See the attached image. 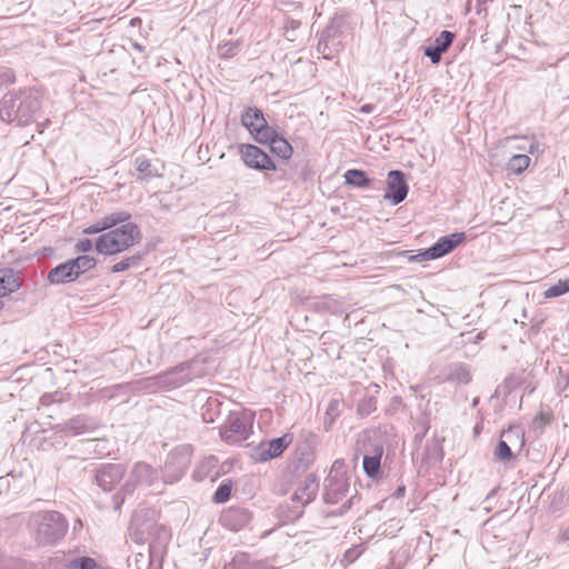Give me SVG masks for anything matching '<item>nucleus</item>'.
<instances>
[{
  "instance_id": "nucleus-1",
  "label": "nucleus",
  "mask_w": 569,
  "mask_h": 569,
  "mask_svg": "<svg viewBox=\"0 0 569 569\" xmlns=\"http://www.w3.org/2000/svg\"><path fill=\"white\" fill-rule=\"evenodd\" d=\"M42 93L34 87L10 90L0 99V120L24 127L34 121L41 108Z\"/></svg>"
},
{
  "instance_id": "nucleus-2",
  "label": "nucleus",
  "mask_w": 569,
  "mask_h": 569,
  "mask_svg": "<svg viewBox=\"0 0 569 569\" xmlns=\"http://www.w3.org/2000/svg\"><path fill=\"white\" fill-rule=\"evenodd\" d=\"M207 375L206 359L194 357L164 372L146 379V388L153 391L163 389H176L186 383Z\"/></svg>"
},
{
  "instance_id": "nucleus-3",
  "label": "nucleus",
  "mask_w": 569,
  "mask_h": 569,
  "mask_svg": "<svg viewBox=\"0 0 569 569\" xmlns=\"http://www.w3.org/2000/svg\"><path fill=\"white\" fill-rule=\"evenodd\" d=\"M28 527L38 546H52L66 536L68 521L58 511H41L29 517Z\"/></svg>"
},
{
  "instance_id": "nucleus-4",
  "label": "nucleus",
  "mask_w": 569,
  "mask_h": 569,
  "mask_svg": "<svg viewBox=\"0 0 569 569\" xmlns=\"http://www.w3.org/2000/svg\"><path fill=\"white\" fill-rule=\"evenodd\" d=\"M141 238L140 228L128 222L102 233L96 241V250L101 254H117L139 243Z\"/></svg>"
},
{
  "instance_id": "nucleus-5",
  "label": "nucleus",
  "mask_w": 569,
  "mask_h": 569,
  "mask_svg": "<svg viewBox=\"0 0 569 569\" xmlns=\"http://www.w3.org/2000/svg\"><path fill=\"white\" fill-rule=\"evenodd\" d=\"M152 516L153 511L148 509L137 511L132 516L129 526V536L131 540H133L137 543H144L153 535H158V537L163 540L169 539V530L162 525H157L153 521Z\"/></svg>"
},
{
  "instance_id": "nucleus-6",
  "label": "nucleus",
  "mask_w": 569,
  "mask_h": 569,
  "mask_svg": "<svg viewBox=\"0 0 569 569\" xmlns=\"http://www.w3.org/2000/svg\"><path fill=\"white\" fill-rule=\"evenodd\" d=\"M157 479L156 470L146 462L134 463L129 478L119 488V490L112 496L113 509L120 510L123 505L126 497L131 495L138 485H152Z\"/></svg>"
},
{
  "instance_id": "nucleus-7",
  "label": "nucleus",
  "mask_w": 569,
  "mask_h": 569,
  "mask_svg": "<svg viewBox=\"0 0 569 569\" xmlns=\"http://www.w3.org/2000/svg\"><path fill=\"white\" fill-rule=\"evenodd\" d=\"M253 422L250 412H232L220 429L222 440L228 443H240L249 438Z\"/></svg>"
},
{
  "instance_id": "nucleus-8",
  "label": "nucleus",
  "mask_w": 569,
  "mask_h": 569,
  "mask_svg": "<svg viewBox=\"0 0 569 569\" xmlns=\"http://www.w3.org/2000/svg\"><path fill=\"white\" fill-rule=\"evenodd\" d=\"M192 457L190 446H180L174 448L167 457L163 467V478L167 482H176L186 473Z\"/></svg>"
},
{
  "instance_id": "nucleus-9",
  "label": "nucleus",
  "mask_w": 569,
  "mask_h": 569,
  "mask_svg": "<svg viewBox=\"0 0 569 569\" xmlns=\"http://www.w3.org/2000/svg\"><path fill=\"white\" fill-rule=\"evenodd\" d=\"M241 123L259 143L264 144L269 137L273 136L274 128L268 124L263 112L256 107H249L243 111L241 116Z\"/></svg>"
},
{
  "instance_id": "nucleus-10",
  "label": "nucleus",
  "mask_w": 569,
  "mask_h": 569,
  "mask_svg": "<svg viewBox=\"0 0 569 569\" xmlns=\"http://www.w3.org/2000/svg\"><path fill=\"white\" fill-rule=\"evenodd\" d=\"M292 435L286 433L279 438L261 441L251 449V458L257 462H266L280 457L292 442Z\"/></svg>"
},
{
  "instance_id": "nucleus-11",
  "label": "nucleus",
  "mask_w": 569,
  "mask_h": 569,
  "mask_svg": "<svg viewBox=\"0 0 569 569\" xmlns=\"http://www.w3.org/2000/svg\"><path fill=\"white\" fill-rule=\"evenodd\" d=\"M127 472L123 463H102L94 469L93 481L106 492H110L121 482Z\"/></svg>"
},
{
  "instance_id": "nucleus-12",
  "label": "nucleus",
  "mask_w": 569,
  "mask_h": 569,
  "mask_svg": "<svg viewBox=\"0 0 569 569\" xmlns=\"http://www.w3.org/2000/svg\"><path fill=\"white\" fill-rule=\"evenodd\" d=\"M318 489L317 477L313 473H309L291 496L296 517H299L302 513V508L316 498Z\"/></svg>"
},
{
  "instance_id": "nucleus-13",
  "label": "nucleus",
  "mask_w": 569,
  "mask_h": 569,
  "mask_svg": "<svg viewBox=\"0 0 569 569\" xmlns=\"http://www.w3.org/2000/svg\"><path fill=\"white\" fill-rule=\"evenodd\" d=\"M349 491V481L346 473H329L325 480L323 500L326 503L336 505L342 501Z\"/></svg>"
},
{
  "instance_id": "nucleus-14",
  "label": "nucleus",
  "mask_w": 569,
  "mask_h": 569,
  "mask_svg": "<svg viewBox=\"0 0 569 569\" xmlns=\"http://www.w3.org/2000/svg\"><path fill=\"white\" fill-rule=\"evenodd\" d=\"M240 153L243 162L249 168L259 171L276 170V164L271 158L257 146L242 144L240 146Z\"/></svg>"
},
{
  "instance_id": "nucleus-15",
  "label": "nucleus",
  "mask_w": 569,
  "mask_h": 569,
  "mask_svg": "<svg viewBox=\"0 0 569 569\" xmlns=\"http://www.w3.org/2000/svg\"><path fill=\"white\" fill-rule=\"evenodd\" d=\"M466 240L463 232H455L448 236L441 237L433 246L428 248L422 256L427 259H438L451 251H453L459 244Z\"/></svg>"
},
{
  "instance_id": "nucleus-16",
  "label": "nucleus",
  "mask_w": 569,
  "mask_h": 569,
  "mask_svg": "<svg viewBox=\"0 0 569 569\" xmlns=\"http://www.w3.org/2000/svg\"><path fill=\"white\" fill-rule=\"evenodd\" d=\"M388 192L385 198L390 199L395 204L402 202L408 194V184L405 173L399 170H391L388 173Z\"/></svg>"
},
{
  "instance_id": "nucleus-17",
  "label": "nucleus",
  "mask_w": 569,
  "mask_h": 569,
  "mask_svg": "<svg viewBox=\"0 0 569 569\" xmlns=\"http://www.w3.org/2000/svg\"><path fill=\"white\" fill-rule=\"evenodd\" d=\"M250 520V511L241 507H230L220 516L221 525L233 531L242 529Z\"/></svg>"
},
{
  "instance_id": "nucleus-18",
  "label": "nucleus",
  "mask_w": 569,
  "mask_h": 569,
  "mask_svg": "<svg viewBox=\"0 0 569 569\" xmlns=\"http://www.w3.org/2000/svg\"><path fill=\"white\" fill-rule=\"evenodd\" d=\"M455 39V33L448 30H443L436 39L433 44L425 48L423 53L428 57L432 63H438L441 60V56L451 46Z\"/></svg>"
},
{
  "instance_id": "nucleus-19",
  "label": "nucleus",
  "mask_w": 569,
  "mask_h": 569,
  "mask_svg": "<svg viewBox=\"0 0 569 569\" xmlns=\"http://www.w3.org/2000/svg\"><path fill=\"white\" fill-rule=\"evenodd\" d=\"M97 423L93 419L84 415L76 416L69 419L64 425L60 426V430L66 435L79 436L93 431Z\"/></svg>"
},
{
  "instance_id": "nucleus-20",
  "label": "nucleus",
  "mask_w": 569,
  "mask_h": 569,
  "mask_svg": "<svg viewBox=\"0 0 569 569\" xmlns=\"http://www.w3.org/2000/svg\"><path fill=\"white\" fill-rule=\"evenodd\" d=\"M22 284V278L20 272L12 269H0V298L7 297L12 292L20 289ZM3 303L0 301V310Z\"/></svg>"
},
{
  "instance_id": "nucleus-21",
  "label": "nucleus",
  "mask_w": 569,
  "mask_h": 569,
  "mask_svg": "<svg viewBox=\"0 0 569 569\" xmlns=\"http://www.w3.org/2000/svg\"><path fill=\"white\" fill-rule=\"evenodd\" d=\"M78 278L74 266L70 260L58 264L51 269L48 273V280L50 283L60 284L71 282Z\"/></svg>"
},
{
  "instance_id": "nucleus-22",
  "label": "nucleus",
  "mask_w": 569,
  "mask_h": 569,
  "mask_svg": "<svg viewBox=\"0 0 569 569\" xmlns=\"http://www.w3.org/2000/svg\"><path fill=\"white\" fill-rule=\"evenodd\" d=\"M264 143L270 146L272 153L283 160H289L292 156L293 149L291 144L284 138L279 137L276 129H273V136L269 137Z\"/></svg>"
},
{
  "instance_id": "nucleus-23",
  "label": "nucleus",
  "mask_w": 569,
  "mask_h": 569,
  "mask_svg": "<svg viewBox=\"0 0 569 569\" xmlns=\"http://www.w3.org/2000/svg\"><path fill=\"white\" fill-rule=\"evenodd\" d=\"M134 169L137 171V179L141 181H149L154 177H160L161 173L144 156L134 159Z\"/></svg>"
},
{
  "instance_id": "nucleus-24",
  "label": "nucleus",
  "mask_w": 569,
  "mask_h": 569,
  "mask_svg": "<svg viewBox=\"0 0 569 569\" xmlns=\"http://www.w3.org/2000/svg\"><path fill=\"white\" fill-rule=\"evenodd\" d=\"M382 453V446H376L373 455H366L363 457V470L369 478H376L380 472V462Z\"/></svg>"
},
{
  "instance_id": "nucleus-25",
  "label": "nucleus",
  "mask_w": 569,
  "mask_h": 569,
  "mask_svg": "<svg viewBox=\"0 0 569 569\" xmlns=\"http://www.w3.org/2000/svg\"><path fill=\"white\" fill-rule=\"evenodd\" d=\"M218 460L214 457H209L203 459L199 466L196 468L193 472V478L196 480H202L204 478L210 477L211 480H214L218 476V472L212 473V470L217 467Z\"/></svg>"
},
{
  "instance_id": "nucleus-26",
  "label": "nucleus",
  "mask_w": 569,
  "mask_h": 569,
  "mask_svg": "<svg viewBox=\"0 0 569 569\" xmlns=\"http://www.w3.org/2000/svg\"><path fill=\"white\" fill-rule=\"evenodd\" d=\"M500 439H505L510 448L517 449L518 451H520L525 445L523 433L519 427H510L503 430L500 435Z\"/></svg>"
},
{
  "instance_id": "nucleus-27",
  "label": "nucleus",
  "mask_w": 569,
  "mask_h": 569,
  "mask_svg": "<svg viewBox=\"0 0 569 569\" xmlns=\"http://www.w3.org/2000/svg\"><path fill=\"white\" fill-rule=\"evenodd\" d=\"M346 182L353 187L368 188L371 180L361 170L350 169L345 173Z\"/></svg>"
},
{
  "instance_id": "nucleus-28",
  "label": "nucleus",
  "mask_w": 569,
  "mask_h": 569,
  "mask_svg": "<svg viewBox=\"0 0 569 569\" xmlns=\"http://www.w3.org/2000/svg\"><path fill=\"white\" fill-rule=\"evenodd\" d=\"M447 379L449 381L467 385L471 380V375L463 363H456L450 368Z\"/></svg>"
},
{
  "instance_id": "nucleus-29",
  "label": "nucleus",
  "mask_w": 569,
  "mask_h": 569,
  "mask_svg": "<svg viewBox=\"0 0 569 569\" xmlns=\"http://www.w3.org/2000/svg\"><path fill=\"white\" fill-rule=\"evenodd\" d=\"M515 458L513 449L507 445L505 439H499L498 445L493 451V461L508 462Z\"/></svg>"
},
{
  "instance_id": "nucleus-30",
  "label": "nucleus",
  "mask_w": 569,
  "mask_h": 569,
  "mask_svg": "<svg viewBox=\"0 0 569 569\" xmlns=\"http://www.w3.org/2000/svg\"><path fill=\"white\" fill-rule=\"evenodd\" d=\"M142 259V254L137 253L130 257L123 258L121 261L114 263L110 271L112 273L123 272L126 270H129L130 268H136L140 264V261Z\"/></svg>"
},
{
  "instance_id": "nucleus-31",
  "label": "nucleus",
  "mask_w": 569,
  "mask_h": 569,
  "mask_svg": "<svg viewBox=\"0 0 569 569\" xmlns=\"http://www.w3.org/2000/svg\"><path fill=\"white\" fill-rule=\"evenodd\" d=\"M508 140L516 141L517 144L515 146V149L519 151H528L533 154L539 149V144L533 137H511L508 138Z\"/></svg>"
},
{
  "instance_id": "nucleus-32",
  "label": "nucleus",
  "mask_w": 569,
  "mask_h": 569,
  "mask_svg": "<svg viewBox=\"0 0 569 569\" xmlns=\"http://www.w3.org/2000/svg\"><path fill=\"white\" fill-rule=\"evenodd\" d=\"M71 261L74 266L78 277L84 273L86 271L94 268L97 264L96 258L87 254L79 256L74 259H71Z\"/></svg>"
},
{
  "instance_id": "nucleus-33",
  "label": "nucleus",
  "mask_w": 569,
  "mask_h": 569,
  "mask_svg": "<svg viewBox=\"0 0 569 569\" xmlns=\"http://www.w3.org/2000/svg\"><path fill=\"white\" fill-rule=\"evenodd\" d=\"M530 161L527 154H515L508 162V170L517 174L521 173L529 167Z\"/></svg>"
},
{
  "instance_id": "nucleus-34",
  "label": "nucleus",
  "mask_w": 569,
  "mask_h": 569,
  "mask_svg": "<svg viewBox=\"0 0 569 569\" xmlns=\"http://www.w3.org/2000/svg\"><path fill=\"white\" fill-rule=\"evenodd\" d=\"M109 229L117 228L118 224L130 222L131 214L127 211H117L103 217Z\"/></svg>"
},
{
  "instance_id": "nucleus-35",
  "label": "nucleus",
  "mask_w": 569,
  "mask_h": 569,
  "mask_svg": "<svg viewBox=\"0 0 569 569\" xmlns=\"http://www.w3.org/2000/svg\"><path fill=\"white\" fill-rule=\"evenodd\" d=\"M256 562H251L249 555L238 553L224 566V569H253Z\"/></svg>"
},
{
  "instance_id": "nucleus-36",
  "label": "nucleus",
  "mask_w": 569,
  "mask_h": 569,
  "mask_svg": "<svg viewBox=\"0 0 569 569\" xmlns=\"http://www.w3.org/2000/svg\"><path fill=\"white\" fill-rule=\"evenodd\" d=\"M568 291H569V278L565 279V280H559L556 284L549 287L545 291L543 296L546 298H555V297H559Z\"/></svg>"
},
{
  "instance_id": "nucleus-37",
  "label": "nucleus",
  "mask_w": 569,
  "mask_h": 569,
  "mask_svg": "<svg viewBox=\"0 0 569 569\" xmlns=\"http://www.w3.org/2000/svg\"><path fill=\"white\" fill-rule=\"evenodd\" d=\"M377 409V400L375 397H365L358 403L357 411L361 417H367Z\"/></svg>"
},
{
  "instance_id": "nucleus-38",
  "label": "nucleus",
  "mask_w": 569,
  "mask_h": 569,
  "mask_svg": "<svg viewBox=\"0 0 569 569\" xmlns=\"http://www.w3.org/2000/svg\"><path fill=\"white\" fill-rule=\"evenodd\" d=\"M69 569H96L98 567L97 561L91 557H79L72 559L69 565Z\"/></svg>"
},
{
  "instance_id": "nucleus-39",
  "label": "nucleus",
  "mask_w": 569,
  "mask_h": 569,
  "mask_svg": "<svg viewBox=\"0 0 569 569\" xmlns=\"http://www.w3.org/2000/svg\"><path fill=\"white\" fill-rule=\"evenodd\" d=\"M339 401L338 400H331L327 407L326 415H325V428L326 430H329L331 425L333 423L335 419L339 416Z\"/></svg>"
},
{
  "instance_id": "nucleus-40",
  "label": "nucleus",
  "mask_w": 569,
  "mask_h": 569,
  "mask_svg": "<svg viewBox=\"0 0 569 569\" xmlns=\"http://www.w3.org/2000/svg\"><path fill=\"white\" fill-rule=\"evenodd\" d=\"M231 496V483L230 482H222L216 492L213 493V501L216 503H223L227 500H229Z\"/></svg>"
},
{
  "instance_id": "nucleus-41",
  "label": "nucleus",
  "mask_w": 569,
  "mask_h": 569,
  "mask_svg": "<svg viewBox=\"0 0 569 569\" xmlns=\"http://www.w3.org/2000/svg\"><path fill=\"white\" fill-rule=\"evenodd\" d=\"M16 82V73L8 67H0V87H7Z\"/></svg>"
},
{
  "instance_id": "nucleus-42",
  "label": "nucleus",
  "mask_w": 569,
  "mask_h": 569,
  "mask_svg": "<svg viewBox=\"0 0 569 569\" xmlns=\"http://www.w3.org/2000/svg\"><path fill=\"white\" fill-rule=\"evenodd\" d=\"M557 388L561 391L566 390L569 386V370H565L563 368H559L557 376Z\"/></svg>"
},
{
  "instance_id": "nucleus-43",
  "label": "nucleus",
  "mask_w": 569,
  "mask_h": 569,
  "mask_svg": "<svg viewBox=\"0 0 569 569\" xmlns=\"http://www.w3.org/2000/svg\"><path fill=\"white\" fill-rule=\"evenodd\" d=\"M363 551V547L362 545H359V546H353L351 548H349L348 550H346L345 552V560L348 561L349 563L356 561L359 556L362 553Z\"/></svg>"
},
{
  "instance_id": "nucleus-44",
  "label": "nucleus",
  "mask_w": 569,
  "mask_h": 569,
  "mask_svg": "<svg viewBox=\"0 0 569 569\" xmlns=\"http://www.w3.org/2000/svg\"><path fill=\"white\" fill-rule=\"evenodd\" d=\"M108 226L106 223V220L104 218H102L100 221L87 227L84 230H83V233L84 234H96V233H99V232H102L104 230H108Z\"/></svg>"
},
{
  "instance_id": "nucleus-45",
  "label": "nucleus",
  "mask_w": 569,
  "mask_h": 569,
  "mask_svg": "<svg viewBox=\"0 0 569 569\" xmlns=\"http://www.w3.org/2000/svg\"><path fill=\"white\" fill-rule=\"evenodd\" d=\"M92 241L90 239H80L77 243H76V250L78 252H88L92 249Z\"/></svg>"
},
{
  "instance_id": "nucleus-46",
  "label": "nucleus",
  "mask_w": 569,
  "mask_h": 569,
  "mask_svg": "<svg viewBox=\"0 0 569 569\" xmlns=\"http://www.w3.org/2000/svg\"><path fill=\"white\" fill-rule=\"evenodd\" d=\"M345 466V461L343 460H340V459H337L333 463H332V467H331V470L329 473H332V475H337V473H345L342 471V468Z\"/></svg>"
},
{
  "instance_id": "nucleus-47",
  "label": "nucleus",
  "mask_w": 569,
  "mask_h": 569,
  "mask_svg": "<svg viewBox=\"0 0 569 569\" xmlns=\"http://www.w3.org/2000/svg\"><path fill=\"white\" fill-rule=\"evenodd\" d=\"M558 540L563 542L569 540V523L562 529H560Z\"/></svg>"
},
{
  "instance_id": "nucleus-48",
  "label": "nucleus",
  "mask_w": 569,
  "mask_h": 569,
  "mask_svg": "<svg viewBox=\"0 0 569 569\" xmlns=\"http://www.w3.org/2000/svg\"><path fill=\"white\" fill-rule=\"evenodd\" d=\"M54 401L53 399V395L51 393H44L41 398H40V402L41 405L43 406H49L50 403H52Z\"/></svg>"
},
{
  "instance_id": "nucleus-49",
  "label": "nucleus",
  "mask_w": 569,
  "mask_h": 569,
  "mask_svg": "<svg viewBox=\"0 0 569 569\" xmlns=\"http://www.w3.org/2000/svg\"><path fill=\"white\" fill-rule=\"evenodd\" d=\"M355 498H356V496H352L343 502L340 513H343L345 511H347L351 508Z\"/></svg>"
},
{
  "instance_id": "nucleus-50",
  "label": "nucleus",
  "mask_w": 569,
  "mask_h": 569,
  "mask_svg": "<svg viewBox=\"0 0 569 569\" xmlns=\"http://www.w3.org/2000/svg\"><path fill=\"white\" fill-rule=\"evenodd\" d=\"M405 493H406V486L401 485V486H399V487L396 489V491H395V495H393V496H395L396 498H401V497H403V496H405Z\"/></svg>"
},
{
  "instance_id": "nucleus-51",
  "label": "nucleus",
  "mask_w": 569,
  "mask_h": 569,
  "mask_svg": "<svg viewBox=\"0 0 569 569\" xmlns=\"http://www.w3.org/2000/svg\"><path fill=\"white\" fill-rule=\"evenodd\" d=\"M289 27H290L292 30H296V29H298V28L300 27V22H299V21H296V20H290V21H288L286 29H288ZM288 31H289V30H287V32H288Z\"/></svg>"
},
{
  "instance_id": "nucleus-52",
  "label": "nucleus",
  "mask_w": 569,
  "mask_h": 569,
  "mask_svg": "<svg viewBox=\"0 0 569 569\" xmlns=\"http://www.w3.org/2000/svg\"><path fill=\"white\" fill-rule=\"evenodd\" d=\"M131 47L140 52L143 51V47L141 44H139L138 42L133 41V40H129Z\"/></svg>"
},
{
  "instance_id": "nucleus-53",
  "label": "nucleus",
  "mask_w": 569,
  "mask_h": 569,
  "mask_svg": "<svg viewBox=\"0 0 569 569\" xmlns=\"http://www.w3.org/2000/svg\"><path fill=\"white\" fill-rule=\"evenodd\" d=\"M253 569H273V568L263 562H256V566L253 567Z\"/></svg>"
},
{
  "instance_id": "nucleus-54",
  "label": "nucleus",
  "mask_w": 569,
  "mask_h": 569,
  "mask_svg": "<svg viewBox=\"0 0 569 569\" xmlns=\"http://www.w3.org/2000/svg\"><path fill=\"white\" fill-rule=\"evenodd\" d=\"M360 110H361L362 112H365V113H370V112H372V110H373V106H372V104H365V106H362V107H361V109H360Z\"/></svg>"
},
{
  "instance_id": "nucleus-55",
  "label": "nucleus",
  "mask_w": 569,
  "mask_h": 569,
  "mask_svg": "<svg viewBox=\"0 0 569 569\" xmlns=\"http://www.w3.org/2000/svg\"><path fill=\"white\" fill-rule=\"evenodd\" d=\"M475 342H477L478 340L482 339V332H479L476 337H475Z\"/></svg>"
}]
</instances>
